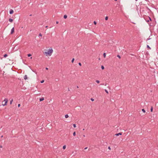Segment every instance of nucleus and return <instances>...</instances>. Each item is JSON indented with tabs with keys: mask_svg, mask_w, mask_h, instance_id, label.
<instances>
[{
	"mask_svg": "<svg viewBox=\"0 0 158 158\" xmlns=\"http://www.w3.org/2000/svg\"><path fill=\"white\" fill-rule=\"evenodd\" d=\"M7 56V55L6 54H5L4 55V57H6Z\"/></svg>",
	"mask_w": 158,
	"mask_h": 158,
	"instance_id": "dca6fc26",
	"label": "nucleus"
},
{
	"mask_svg": "<svg viewBox=\"0 0 158 158\" xmlns=\"http://www.w3.org/2000/svg\"><path fill=\"white\" fill-rule=\"evenodd\" d=\"M73 135L74 136H75L76 135V132L75 131L73 132Z\"/></svg>",
	"mask_w": 158,
	"mask_h": 158,
	"instance_id": "2eb2a0df",
	"label": "nucleus"
},
{
	"mask_svg": "<svg viewBox=\"0 0 158 158\" xmlns=\"http://www.w3.org/2000/svg\"><path fill=\"white\" fill-rule=\"evenodd\" d=\"M74 58H73L72 60V61H71V62L72 63H73L74 61Z\"/></svg>",
	"mask_w": 158,
	"mask_h": 158,
	"instance_id": "412c9836",
	"label": "nucleus"
},
{
	"mask_svg": "<svg viewBox=\"0 0 158 158\" xmlns=\"http://www.w3.org/2000/svg\"><path fill=\"white\" fill-rule=\"evenodd\" d=\"M96 81L97 83H99L100 82V81L99 80H97Z\"/></svg>",
	"mask_w": 158,
	"mask_h": 158,
	"instance_id": "a211bd4d",
	"label": "nucleus"
},
{
	"mask_svg": "<svg viewBox=\"0 0 158 158\" xmlns=\"http://www.w3.org/2000/svg\"><path fill=\"white\" fill-rule=\"evenodd\" d=\"M58 23H59V22H58V21H56V24H58Z\"/></svg>",
	"mask_w": 158,
	"mask_h": 158,
	"instance_id": "f704fd0d",
	"label": "nucleus"
},
{
	"mask_svg": "<svg viewBox=\"0 0 158 158\" xmlns=\"http://www.w3.org/2000/svg\"><path fill=\"white\" fill-rule=\"evenodd\" d=\"M65 117L66 118H68L69 115H68V114H67L65 115Z\"/></svg>",
	"mask_w": 158,
	"mask_h": 158,
	"instance_id": "9b49d317",
	"label": "nucleus"
},
{
	"mask_svg": "<svg viewBox=\"0 0 158 158\" xmlns=\"http://www.w3.org/2000/svg\"><path fill=\"white\" fill-rule=\"evenodd\" d=\"M83 137H85V135H83Z\"/></svg>",
	"mask_w": 158,
	"mask_h": 158,
	"instance_id": "58836bf2",
	"label": "nucleus"
},
{
	"mask_svg": "<svg viewBox=\"0 0 158 158\" xmlns=\"http://www.w3.org/2000/svg\"><path fill=\"white\" fill-rule=\"evenodd\" d=\"M9 13L10 14H12L14 13V11L12 9H10V10Z\"/></svg>",
	"mask_w": 158,
	"mask_h": 158,
	"instance_id": "20e7f679",
	"label": "nucleus"
},
{
	"mask_svg": "<svg viewBox=\"0 0 158 158\" xmlns=\"http://www.w3.org/2000/svg\"><path fill=\"white\" fill-rule=\"evenodd\" d=\"M77 88H78V86H77Z\"/></svg>",
	"mask_w": 158,
	"mask_h": 158,
	"instance_id": "49530a36",
	"label": "nucleus"
},
{
	"mask_svg": "<svg viewBox=\"0 0 158 158\" xmlns=\"http://www.w3.org/2000/svg\"><path fill=\"white\" fill-rule=\"evenodd\" d=\"M73 126L75 128L76 127V125L75 124H73Z\"/></svg>",
	"mask_w": 158,
	"mask_h": 158,
	"instance_id": "5701e85b",
	"label": "nucleus"
},
{
	"mask_svg": "<svg viewBox=\"0 0 158 158\" xmlns=\"http://www.w3.org/2000/svg\"><path fill=\"white\" fill-rule=\"evenodd\" d=\"M13 101V99H12L10 101V104L11 105L12 104V102Z\"/></svg>",
	"mask_w": 158,
	"mask_h": 158,
	"instance_id": "1a4fd4ad",
	"label": "nucleus"
},
{
	"mask_svg": "<svg viewBox=\"0 0 158 158\" xmlns=\"http://www.w3.org/2000/svg\"><path fill=\"white\" fill-rule=\"evenodd\" d=\"M24 79L25 80H26L27 79V75H25V76H24Z\"/></svg>",
	"mask_w": 158,
	"mask_h": 158,
	"instance_id": "423d86ee",
	"label": "nucleus"
},
{
	"mask_svg": "<svg viewBox=\"0 0 158 158\" xmlns=\"http://www.w3.org/2000/svg\"><path fill=\"white\" fill-rule=\"evenodd\" d=\"M0 148H2V146H1L0 147Z\"/></svg>",
	"mask_w": 158,
	"mask_h": 158,
	"instance_id": "a19ab883",
	"label": "nucleus"
},
{
	"mask_svg": "<svg viewBox=\"0 0 158 158\" xmlns=\"http://www.w3.org/2000/svg\"><path fill=\"white\" fill-rule=\"evenodd\" d=\"M53 52V50L52 48H50L48 50H45L44 54L46 56H50Z\"/></svg>",
	"mask_w": 158,
	"mask_h": 158,
	"instance_id": "f257e3e1",
	"label": "nucleus"
},
{
	"mask_svg": "<svg viewBox=\"0 0 158 158\" xmlns=\"http://www.w3.org/2000/svg\"><path fill=\"white\" fill-rule=\"evenodd\" d=\"M105 20H108V16H106V17H105Z\"/></svg>",
	"mask_w": 158,
	"mask_h": 158,
	"instance_id": "6ab92c4d",
	"label": "nucleus"
},
{
	"mask_svg": "<svg viewBox=\"0 0 158 158\" xmlns=\"http://www.w3.org/2000/svg\"><path fill=\"white\" fill-rule=\"evenodd\" d=\"M87 148V147H86L85 148H84V149H86Z\"/></svg>",
	"mask_w": 158,
	"mask_h": 158,
	"instance_id": "72a5a7b5",
	"label": "nucleus"
},
{
	"mask_svg": "<svg viewBox=\"0 0 158 158\" xmlns=\"http://www.w3.org/2000/svg\"><path fill=\"white\" fill-rule=\"evenodd\" d=\"M31 54H28L27 55V56H28V57H30V56H31Z\"/></svg>",
	"mask_w": 158,
	"mask_h": 158,
	"instance_id": "b1692460",
	"label": "nucleus"
},
{
	"mask_svg": "<svg viewBox=\"0 0 158 158\" xmlns=\"http://www.w3.org/2000/svg\"><path fill=\"white\" fill-rule=\"evenodd\" d=\"M149 20L151 21V19L150 18H149Z\"/></svg>",
	"mask_w": 158,
	"mask_h": 158,
	"instance_id": "4c0bfd02",
	"label": "nucleus"
},
{
	"mask_svg": "<svg viewBox=\"0 0 158 158\" xmlns=\"http://www.w3.org/2000/svg\"><path fill=\"white\" fill-rule=\"evenodd\" d=\"M84 130H85V129H83V131H84Z\"/></svg>",
	"mask_w": 158,
	"mask_h": 158,
	"instance_id": "79ce46f5",
	"label": "nucleus"
},
{
	"mask_svg": "<svg viewBox=\"0 0 158 158\" xmlns=\"http://www.w3.org/2000/svg\"><path fill=\"white\" fill-rule=\"evenodd\" d=\"M108 148L109 150H111V148H110V146H109L108 147Z\"/></svg>",
	"mask_w": 158,
	"mask_h": 158,
	"instance_id": "c85d7f7f",
	"label": "nucleus"
},
{
	"mask_svg": "<svg viewBox=\"0 0 158 158\" xmlns=\"http://www.w3.org/2000/svg\"><path fill=\"white\" fill-rule=\"evenodd\" d=\"M30 58H31V59L32 58V57H31Z\"/></svg>",
	"mask_w": 158,
	"mask_h": 158,
	"instance_id": "37998d69",
	"label": "nucleus"
},
{
	"mask_svg": "<svg viewBox=\"0 0 158 158\" xmlns=\"http://www.w3.org/2000/svg\"><path fill=\"white\" fill-rule=\"evenodd\" d=\"M142 112L143 113H145V110H144V109H142Z\"/></svg>",
	"mask_w": 158,
	"mask_h": 158,
	"instance_id": "4468645a",
	"label": "nucleus"
},
{
	"mask_svg": "<svg viewBox=\"0 0 158 158\" xmlns=\"http://www.w3.org/2000/svg\"><path fill=\"white\" fill-rule=\"evenodd\" d=\"M78 64L80 66H81V63H78Z\"/></svg>",
	"mask_w": 158,
	"mask_h": 158,
	"instance_id": "7c9ffc66",
	"label": "nucleus"
},
{
	"mask_svg": "<svg viewBox=\"0 0 158 158\" xmlns=\"http://www.w3.org/2000/svg\"><path fill=\"white\" fill-rule=\"evenodd\" d=\"M117 0H114L115 1H117Z\"/></svg>",
	"mask_w": 158,
	"mask_h": 158,
	"instance_id": "a18cd8bd",
	"label": "nucleus"
},
{
	"mask_svg": "<svg viewBox=\"0 0 158 158\" xmlns=\"http://www.w3.org/2000/svg\"><path fill=\"white\" fill-rule=\"evenodd\" d=\"M30 16H31V15H30Z\"/></svg>",
	"mask_w": 158,
	"mask_h": 158,
	"instance_id": "c03bdc74",
	"label": "nucleus"
},
{
	"mask_svg": "<svg viewBox=\"0 0 158 158\" xmlns=\"http://www.w3.org/2000/svg\"><path fill=\"white\" fill-rule=\"evenodd\" d=\"M91 100L92 101H93L94 100V99L92 98H91Z\"/></svg>",
	"mask_w": 158,
	"mask_h": 158,
	"instance_id": "c756f323",
	"label": "nucleus"
},
{
	"mask_svg": "<svg viewBox=\"0 0 158 158\" xmlns=\"http://www.w3.org/2000/svg\"><path fill=\"white\" fill-rule=\"evenodd\" d=\"M101 68L102 69H104V67L102 65L101 66Z\"/></svg>",
	"mask_w": 158,
	"mask_h": 158,
	"instance_id": "4be33fe9",
	"label": "nucleus"
},
{
	"mask_svg": "<svg viewBox=\"0 0 158 158\" xmlns=\"http://www.w3.org/2000/svg\"><path fill=\"white\" fill-rule=\"evenodd\" d=\"M9 22H12L13 20L12 19H9Z\"/></svg>",
	"mask_w": 158,
	"mask_h": 158,
	"instance_id": "6e6552de",
	"label": "nucleus"
},
{
	"mask_svg": "<svg viewBox=\"0 0 158 158\" xmlns=\"http://www.w3.org/2000/svg\"><path fill=\"white\" fill-rule=\"evenodd\" d=\"M103 56L104 57V58H105L106 56V53H104L103 54Z\"/></svg>",
	"mask_w": 158,
	"mask_h": 158,
	"instance_id": "aec40b11",
	"label": "nucleus"
},
{
	"mask_svg": "<svg viewBox=\"0 0 158 158\" xmlns=\"http://www.w3.org/2000/svg\"><path fill=\"white\" fill-rule=\"evenodd\" d=\"M20 106V104H19L18 105V107H19Z\"/></svg>",
	"mask_w": 158,
	"mask_h": 158,
	"instance_id": "473e14b6",
	"label": "nucleus"
},
{
	"mask_svg": "<svg viewBox=\"0 0 158 158\" xmlns=\"http://www.w3.org/2000/svg\"><path fill=\"white\" fill-rule=\"evenodd\" d=\"M105 91L106 92V93L107 94H108V91L106 89H105Z\"/></svg>",
	"mask_w": 158,
	"mask_h": 158,
	"instance_id": "f3484780",
	"label": "nucleus"
},
{
	"mask_svg": "<svg viewBox=\"0 0 158 158\" xmlns=\"http://www.w3.org/2000/svg\"><path fill=\"white\" fill-rule=\"evenodd\" d=\"M8 99L6 98H5L4 99V101L5 102V103L4 104H2V105L3 106H6V104L8 102Z\"/></svg>",
	"mask_w": 158,
	"mask_h": 158,
	"instance_id": "f03ea898",
	"label": "nucleus"
},
{
	"mask_svg": "<svg viewBox=\"0 0 158 158\" xmlns=\"http://www.w3.org/2000/svg\"><path fill=\"white\" fill-rule=\"evenodd\" d=\"M44 100V98H41L40 99V101H43V100Z\"/></svg>",
	"mask_w": 158,
	"mask_h": 158,
	"instance_id": "0eeeda50",
	"label": "nucleus"
},
{
	"mask_svg": "<svg viewBox=\"0 0 158 158\" xmlns=\"http://www.w3.org/2000/svg\"><path fill=\"white\" fill-rule=\"evenodd\" d=\"M147 48H148L150 49H151L150 47L148 45H147Z\"/></svg>",
	"mask_w": 158,
	"mask_h": 158,
	"instance_id": "cd10ccee",
	"label": "nucleus"
},
{
	"mask_svg": "<svg viewBox=\"0 0 158 158\" xmlns=\"http://www.w3.org/2000/svg\"><path fill=\"white\" fill-rule=\"evenodd\" d=\"M117 56V57H118L119 58H121L120 56L119 55H118Z\"/></svg>",
	"mask_w": 158,
	"mask_h": 158,
	"instance_id": "bb28decb",
	"label": "nucleus"
},
{
	"mask_svg": "<svg viewBox=\"0 0 158 158\" xmlns=\"http://www.w3.org/2000/svg\"><path fill=\"white\" fill-rule=\"evenodd\" d=\"M66 148V146L65 145H64L63 146V149H65Z\"/></svg>",
	"mask_w": 158,
	"mask_h": 158,
	"instance_id": "f8f14e48",
	"label": "nucleus"
},
{
	"mask_svg": "<svg viewBox=\"0 0 158 158\" xmlns=\"http://www.w3.org/2000/svg\"><path fill=\"white\" fill-rule=\"evenodd\" d=\"M94 24H95V25H96V23H97V22L95 21H94Z\"/></svg>",
	"mask_w": 158,
	"mask_h": 158,
	"instance_id": "393cba45",
	"label": "nucleus"
},
{
	"mask_svg": "<svg viewBox=\"0 0 158 158\" xmlns=\"http://www.w3.org/2000/svg\"><path fill=\"white\" fill-rule=\"evenodd\" d=\"M14 32V27H13L11 30L10 34H12Z\"/></svg>",
	"mask_w": 158,
	"mask_h": 158,
	"instance_id": "7ed1b4c3",
	"label": "nucleus"
},
{
	"mask_svg": "<svg viewBox=\"0 0 158 158\" xmlns=\"http://www.w3.org/2000/svg\"><path fill=\"white\" fill-rule=\"evenodd\" d=\"M44 82V80H43L41 81H40V82L42 83H43Z\"/></svg>",
	"mask_w": 158,
	"mask_h": 158,
	"instance_id": "a878e982",
	"label": "nucleus"
},
{
	"mask_svg": "<svg viewBox=\"0 0 158 158\" xmlns=\"http://www.w3.org/2000/svg\"><path fill=\"white\" fill-rule=\"evenodd\" d=\"M39 36H42V34H41V33H40V34H39Z\"/></svg>",
	"mask_w": 158,
	"mask_h": 158,
	"instance_id": "2f4dec72",
	"label": "nucleus"
},
{
	"mask_svg": "<svg viewBox=\"0 0 158 158\" xmlns=\"http://www.w3.org/2000/svg\"><path fill=\"white\" fill-rule=\"evenodd\" d=\"M67 16L66 15H64V18L65 19H66L67 18Z\"/></svg>",
	"mask_w": 158,
	"mask_h": 158,
	"instance_id": "9d476101",
	"label": "nucleus"
},
{
	"mask_svg": "<svg viewBox=\"0 0 158 158\" xmlns=\"http://www.w3.org/2000/svg\"><path fill=\"white\" fill-rule=\"evenodd\" d=\"M48 27V26H46V27H45L46 28H47Z\"/></svg>",
	"mask_w": 158,
	"mask_h": 158,
	"instance_id": "e433bc0d",
	"label": "nucleus"
},
{
	"mask_svg": "<svg viewBox=\"0 0 158 158\" xmlns=\"http://www.w3.org/2000/svg\"><path fill=\"white\" fill-rule=\"evenodd\" d=\"M150 111L151 112H152L153 111V107H152V106L151 108Z\"/></svg>",
	"mask_w": 158,
	"mask_h": 158,
	"instance_id": "ddd939ff",
	"label": "nucleus"
},
{
	"mask_svg": "<svg viewBox=\"0 0 158 158\" xmlns=\"http://www.w3.org/2000/svg\"><path fill=\"white\" fill-rule=\"evenodd\" d=\"M3 137V135H2V136H1V138H2Z\"/></svg>",
	"mask_w": 158,
	"mask_h": 158,
	"instance_id": "ea45409f",
	"label": "nucleus"
},
{
	"mask_svg": "<svg viewBox=\"0 0 158 158\" xmlns=\"http://www.w3.org/2000/svg\"><path fill=\"white\" fill-rule=\"evenodd\" d=\"M45 69H46V70H48V68H46Z\"/></svg>",
	"mask_w": 158,
	"mask_h": 158,
	"instance_id": "c9c22d12",
	"label": "nucleus"
},
{
	"mask_svg": "<svg viewBox=\"0 0 158 158\" xmlns=\"http://www.w3.org/2000/svg\"><path fill=\"white\" fill-rule=\"evenodd\" d=\"M122 135V133H119L117 134H116L115 135L117 136H118L119 135Z\"/></svg>",
	"mask_w": 158,
	"mask_h": 158,
	"instance_id": "39448f33",
	"label": "nucleus"
}]
</instances>
